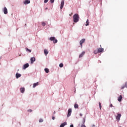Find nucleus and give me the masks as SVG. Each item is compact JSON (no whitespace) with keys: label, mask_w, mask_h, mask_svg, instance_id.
Listing matches in <instances>:
<instances>
[{"label":"nucleus","mask_w":127,"mask_h":127,"mask_svg":"<svg viewBox=\"0 0 127 127\" xmlns=\"http://www.w3.org/2000/svg\"><path fill=\"white\" fill-rule=\"evenodd\" d=\"M79 15L78 14H75L73 17L74 22H78L79 21Z\"/></svg>","instance_id":"nucleus-1"},{"label":"nucleus","mask_w":127,"mask_h":127,"mask_svg":"<svg viewBox=\"0 0 127 127\" xmlns=\"http://www.w3.org/2000/svg\"><path fill=\"white\" fill-rule=\"evenodd\" d=\"M50 40L51 41H53L54 43H57V42H58V40H57V39H55V38L54 37H50Z\"/></svg>","instance_id":"nucleus-2"},{"label":"nucleus","mask_w":127,"mask_h":127,"mask_svg":"<svg viewBox=\"0 0 127 127\" xmlns=\"http://www.w3.org/2000/svg\"><path fill=\"white\" fill-rule=\"evenodd\" d=\"M121 117H122V115L121 114H117V116H116L117 122H120Z\"/></svg>","instance_id":"nucleus-3"},{"label":"nucleus","mask_w":127,"mask_h":127,"mask_svg":"<svg viewBox=\"0 0 127 127\" xmlns=\"http://www.w3.org/2000/svg\"><path fill=\"white\" fill-rule=\"evenodd\" d=\"M85 41H86V39H82L80 41V45L81 47H83V43H85Z\"/></svg>","instance_id":"nucleus-4"},{"label":"nucleus","mask_w":127,"mask_h":127,"mask_svg":"<svg viewBox=\"0 0 127 127\" xmlns=\"http://www.w3.org/2000/svg\"><path fill=\"white\" fill-rule=\"evenodd\" d=\"M71 114H72V109H69L67 111V118H69V117L71 116Z\"/></svg>","instance_id":"nucleus-5"},{"label":"nucleus","mask_w":127,"mask_h":127,"mask_svg":"<svg viewBox=\"0 0 127 127\" xmlns=\"http://www.w3.org/2000/svg\"><path fill=\"white\" fill-rule=\"evenodd\" d=\"M64 0H62L61 3V7H60L61 9H62V8H63V6H64Z\"/></svg>","instance_id":"nucleus-6"},{"label":"nucleus","mask_w":127,"mask_h":127,"mask_svg":"<svg viewBox=\"0 0 127 127\" xmlns=\"http://www.w3.org/2000/svg\"><path fill=\"white\" fill-rule=\"evenodd\" d=\"M28 67H29V64H24L23 69H24V70H25V68H28Z\"/></svg>","instance_id":"nucleus-7"},{"label":"nucleus","mask_w":127,"mask_h":127,"mask_svg":"<svg viewBox=\"0 0 127 127\" xmlns=\"http://www.w3.org/2000/svg\"><path fill=\"white\" fill-rule=\"evenodd\" d=\"M24 4H28V3H30V0H25L23 2Z\"/></svg>","instance_id":"nucleus-8"},{"label":"nucleus","mask_w":127,"mask_h":127,"mask_svg":"<svg viewBox=\"0 0 127 127\" xmlns=\"http://www.w3.org/2000/svg\"><path fill=\"white\" fill-rule=\"evenodd\" d=\"M31 64H33V62H35V58L33 57V58H31Z\"/></svg>","instance_id":"nucleus-9"},{"label":"nucleus","mask_w":127,"mask_h":127,"mask_svg":"<svg viewBox=\"0 0 127 127\" xmlns=\"http://www.w3.org/2000/svg\"><path fill=\"white\" fill-rule=\"evenodd\" d=\"M20 77H21V74L20 73H16V79H18Z\"/></svg>","instance_id":"nucleus-10"},{"label":"nucleus","mask_w":127,"mask_h":127,"mask_svg":"<svg viewBox=\"0 0 127 127\" xmlns=\"http://www.w3.org/2000/svg\"><path fill=\"white\" fill-rule=\"evenodd\" d=\"M97 50L98 51V53H101V52H103V51H104V49L98 48V49H97Z\"/></svg>","instance_id":"nucleus-11"},{"label":"nucleus","mask_w":127,"mask_h":127,"mask_svg":"<svg viewBox=\"0 0 127 127\" xmlns=\"http://www.w3.org/2000/svg\"><path fill=\"white\" fill-rule=\"evenodd\" d=\"M122 100H123V96L122 95H120L118 97V101L119 102H122Z\"/></svg>","instance_id":"nucleus-12"},{"label":"nucleus","mask_w":127,"mask_h":127,"mask_svg":"<svg viewBox=\"0 0 127 127\" xmlns=\"http://www.w3.org/2000/svg\"><path fill=\"white\" fill-rule=\"evenodd\" d=\"M3 11L4 14H7V8L6 7H4L3 9Z\"/></svg>","instance_id":"nucleus-13"},{"label":"nucleus","mask_w":127,"mask_h":127,"mask_svg":"<svg viewBox=\"0 0 127 127\" xmlns=\"http://www.w3.org/2000/svg\"><path fill=\"white\" fill-rule=\"evenodd\" d=\"M39 85V82H36L33 84V88H35L36 86H38Z\"/></svg>","instance_id":"nucleus-14"},{"label":"nucleus","mask_w":127,"mask_h":127,"mask_svg":"<svg viewBox=\"0 0 127 127\" xmlns=\"http://www.w3.org/2000/svg\"><path fill=\"white\" fill-rule=\"evenodd\" d=\"M85 55V52H82L80 55H79V58H82L83 56Z\"/></svg>","instance_id":"nucleus-15"},{"label":"nucleus","mask_w":127,"mask_h":127,"mask_svg":"<svg viewBox=\"0 0 127 127\" xmlns=\"http://www.w3.org/2000/svg\"><path fill=\"white\" fill-rule=\"evenodd\" d=\"M66 125H67V123L66 122H64V123L60 125V127H65V126H66Z\"/></svg>","instance_id":"nucleus-16"},{"label":"nucleus","mask_w":127,"mask_h":127,"mask_svg":"<svg viewBox=\"0 0 127 127\" xmlns=\"http://www.w3.org/2000/svg\"><path fill=\"white\" fill-rule=\"evenodd\" d=\"M85 122H86V120H85V119H83V121L82 122L83 124L81 125V127H86V126L84 125L85 124Z\"/></svg>","instance_id":"nucleus-17"},{"label":"nucleus","mask_w":127,"mask_h":127,"mask_svg":"<svg viewBox=\"0 0 127 127\" xmlns=\"http://www.w3.org/2000/svg\"><path fill=\"white\" fill-rule=\"evenodd\" d=\"M44 54L46 55H47V54H48V53H49V52H48V51L47 49H45L44 50Z\"/></svg>","instance_id":"nucleus-18"},{"label":"nucleus","mask_w":127,"mask_h":127,"mask_svg":"<svg viewBox=\"0 0 127 127\" xmlns=\"http://www.w3.org/2000/svg\"><path fill=\"white\" fill-rule=\"evenodd\" d=\"M25 91V89L24 88H20L21 93H24Z\"/></svg>","instance_id":"nucleus-19"},{"label":"nucleus","mask_w":127,"mask_h":127,"mask_svg":"<svg viewBox=\"0 0 127 127\" xmlns=\"http://www.w3.org/2000/svg\"><path fill=\"white\" fill-rule=\"evenodd\" d=\"M90 24V22L89 21V20L87 19L85 24L86 26H88Z\"/></svg>","instance_id":"nucleus-20"},{"label":"nucleus","mask_w":127,"mask_h":127,"mask_svg":"<svg viewBox=\"0 0 127 127\" xmlns=\"http://www.w3.org/2000/svg\"><path fill=\"white\" fill-rule=\"evenodd\" d=\"M45 71L46 72V73H49V69H48V68H45Z\"/></svg>","instance_id":"nucleus-21"},{"label":"nucleus","mask_w":127,"mask_h":127,"mask_svg":"<svg viewBox=\"0 0 127 127\" xmlns=\"http://www.w3.org/2000/svg\"><path fill=\"white\" fill-rule=\"evenodd\" d=\"M94 54H98V53H99V52H98V49L95 50V51H94Z\"/></svg>","instance_id":"nucleus-22"},{"label":"nucleus","mask_w":127,"mask_h":127,"mask_svg":"<svg viewBox=\"0 0 127 127\" xmlns=\"http://www.w3.org/2000/svg\"><path fill=\"white\" fill-rule=\"evenodd\" d=\"M74 108L75 109H78V108H79V105H78V104H75Z\"/></svg>","instance_id":"nucleus-23"},{"label":"nucleus","mask_w":127,"mask_h":127,"mask_svg":"<svg viewBox=\"0 0 127 127\" xmlns=\"http://www.w3.org/2000/svg\"><path fill=\"white\" fill-rule=\"evenodd\" d=\"M26 51H28V52H29L30 53V52H31V51L27 48H26Z\"/></svg>","instance_id":"nucleus-24"},{"label":"nucleus","mask_w":127,"mask_h":127,"mask_svg":"<svg viewBox=\"0 0 127 127\" xmlns=\"http://www.w3.org/2000/svg\"><path fill=\"white\" fill-rule=\"evenodd\" d=\"M42 25L43 26H45L46 25V24L45 23V22H43L42 23Z\"/></svg>","instance_id":"nucleus-25"},{"label":"nucleus","mask_w":127,"mask_h":127,"mask_svg":"<svg viewBox=\"0 0 127 127\" xmlns=\"http://www.w3.org/2000/svg\"><path fill=\"white\" fill-rule=\"evenodd\" d=\"M59 66L61 68H62V67H63L64 65L63 64L61 63L59 64Z\"/></svg>","instance_id":"nucleus-26"},{"label":"nucleus","mask_w":127,"mask_h":127,"mask_svg":"<svg viewBox=\"0 0 127 127\" xmlns=\"http://www.w3.org/2000/svg\"><path fill=\"white\" fill-rule=\"evenodd\" d=\"M100 110H102V106H101V102L99 103Z\"/></svg>","instance_id":"nucleus-27"},{"label":"nucleus","mask_w":127,"mask_h":127,"mask_svg":"<svg viewBox=\"0 0 127 127\" xmlns=\"http://www.w3.org/2000/svg\"><path fill=\"white\" fill-rule=\"evenodd\" d=\"M125 88H126V86H125V85H123V86H122L121 89V90H123V89H125Z\"/></svg>","instance_id":"nucleus-28"},{"label":"nucleus","mask_w":127,"mask_h":127,"mask_svg":"<svg viewBox=\"0 0 127 127\" xmlns=\"http://www.w3.org/2000/svg\"><path fill=\"white\" fill-rule=\"evenodd\" d=\"M39 123H43V119H40L39 120Z\"/></svg>","instance_id":"nucleus-29"},{"label":"nucleus","mask_w":127,"mask_h":127,"mask_svg":"<svg viewBox=\"0 0 127 127\" xmlns=\"http://www.w3.org/2000/svg\"><path fill=\"white\" fill-rule=\"evenodd\" d=\"M48 0H44L45 3H47V2H48Z\"/></svg>","instance_id":"nucleus-30"},{"label":"nucleus","mask_w":127,"mask_h":127,"mask_svg":"<svg viewBox=\"0 0 127 127\" xmlns=\"http://www.w3.org/2000/svg\"><path fill=\"white\" fill-rule=\"evenodd\" d=\"M54 0H50L51 3H53V2H54Z\"/></svg>","instance_id":"nucleus-31"},{"label":"nucleus","mask_w":127,"mask_h":127,"mask_svg":"<svg viewBox=\"0 0 127 127\" xmlns=\"http://www.w3.org/2000/svg\"><path fill=\"white\" fill-rule=\"evenodd\" d=\"M28 112H30V113H31V112H32V110L31 109H29L28 110Z\"/></svg>","instance_id":"nucleus-32"},{"label":"nucleus","mask_w":127,"mask_h":127,"mask_svg":"<svg viewBox=\"0 0 127 127\" xmlns=\"http://www.w3.org/2000/svg\"><path fill=\"white\" fill-rule=\"evenodd\" d=\"M79 115H80V117H83V114H82V113H80Z\"/></svg>","instance_id":"nucleus-33"},{"label":"nucleus","mask_w":127,"mask_h":127,"mask_svg":"<svg viewBox=\"0 0 127 127\" xmlns=\"http://www.w3.org/2000/svg\"><path fill=\"white\" fill-rule=\"evenodd\" d=\"M110 107L111 108H112V107H113V104H111L110 105Z\"/></svg>","instance_id":"nucleus-34"},{"label":"nucleus","mask_w":127,"mask_h":127,"mask_svg":"<svg viewBox=\"0 0 127 127\" xmlns=\"http://www.w3.org/2000/svg\"><path fill=\"white\" fill-rule=\"evenodd\" d=\"M52 120H55V117H54V116L52 117Z\"/></svg>","instance_id":"nucleus-35"},{"label":"nucleus","mask_w":127,"mask_h":127,"mask_svg":"<svg viewBox=\"0 0 127 127\" xmlns=\"http://www.w3.org/2000/svg\"><path fill=\"white\" fill-rule=\"evenodd\" d=\"M70 127H74V125H71L70 126Z\"/></svg>","instance_id":"nucleus-36"},{"label":"nucleus","mask_w":127,"mask_h":127,"mask_svg":"<svg viewBox=\"0 0 127 127\" xmlns=\"http://www.w3.org/2000/svg\"><path fill=\"white\" fill-rule=\"evenodd\" d=\"M72 14H73V13H71L70 14H69V16H71Z\"/></svg>","instance_id":"nucleus-37"},{"label":"nucleus","mask_w":127,"mask_h":127,"mask_svg":"<svg viewBox=\"0 0 127 127\" xmlns=\"http://www.w3.org/2000/svg\"><path fill=\"white\" fill-rule=\"evenodd\" d=\"M45 9H48V7H47V8H45Z\"/></svg>","instance_id":"nucleus-38"},{"label":"nucleus","mask_w":127,"mask_h":127,"mask_svg":"<svg viewBox=\"0 0 127 127\" xmlns=\"http://www.w3.org/2000/svg\"><path fill=\"white\" fill-rule=\"evenodd\" d=\"M92 127H95V125H93Z\"/></svg>","instance_id":"nucleus-39"},{"label":"nucleus","mask_w":127,"mask_h":127,"mask_svg":"<svg viewBox=\"0 0 127 127\" xmlns=\"http://www.w3.org/2000/svg\"><path fill=\"white\" fill-rule=\"evenodd\" d=\"M101 46H101V45H100V47H101Z\"/></svg>","instance_id":"nucleus-40"}]
</instances>
